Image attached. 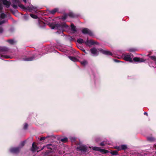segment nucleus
<instances>
[{"instance_id": "obj_13", "label": "nucleus", "mask_w": 156, "mask_h": 156, "mask_svg": "<svg viewBox=\"0 0 156 156\" xmlns=\"http://www.w3.org/2000/svg\"><path fill=\"white\" fill-rule=\"evenodd\" d=\"M18 6L20 8L22 9L24 11H28V9H29L28 6L25 7L23 5L21 4H18Z\"/></svg>"}, {"instance_id": "obj_9", "label": "nucleus", "mask_w": 156, "mask_h": 156, "mask_svg": "<svg viewBox=\"0 0 156 156\" xmlns=\"http://www.w3.org/2000/svg\"><path fill=\"white\" fill-rule=\"evenodd\" d=\"M98 50L100 51L101 52L105 55H112V53L109 51L107 50H105L102 49H98Z\"/></svg>"}, {"instance_id": "obj_42", "label": "nucleus", "mask_w": 156, "mask_h": 156, "mask_svg": "<svg viewBox=\"0 0 156 156\" xmlns=\"http://www.w3.org/2000/svg\"><path fill=\"white\" fill-rule=\"evenodd\" d=\"M81 50L83 51L85 54H87V52H86L85 50L83 49H82Z\"/></svg>"}, {"instance_id": "obj_10", "label": "nucleus", "mask_w": 156, "mask_h": 156, "mask_svg": "<svg viewBox=\"0 0 156 156\" xmlns=\"http://www.w3.org/2000/svg\"><path fill=\"white\" fill-rule=\"evenodd\" d=\"M90 51L92 54L94 56H96L98 54V51L95 48H94L90 49Z\"/></svg>"}, {"instance_id": "obj_31", "label": "nucleus", "mask_w": 156, "mask_h": 156, "mask_svg": "<svg viewBox=\"0 0 156 156\" xmlns=\"http://www.w3.org/2000/svg\"><path fill=\"white\" fill-rule=\"evenodd\" d=\"M28 126V124L27 123H25L23 129H26L27 128Z\"/></svg>"}, {"instance_id": "obj_29", "label": "nucleus", "mask_w": 156, "mask_h": 156, "mask_svg": "<svg viewBox=\"0 0 156 156\" xmlns=\"http://www.w3.org/2000/svg\"><path fill=\"white\" fill-rule=\"evenodd\" d=\"M25 143V141H23L21 142L20 144V147H23Z\"/></svg>"}, {"instance_id": "obj_2", "label": "nucleus", "mask_w": 156, "mask_h": 156, "mask_svg": "<svg viewBox=\"0 0 156 156\" xmlns=\"http://www.w3.org/2000/svg\"><path fill=\"white\" fill-rule=\"evenodd\" d=\"M132 55L131 54H126L123 55L124 59L127 61L129 62H133L132 57Z\"/></svg>"}, {"instance_id": "obj_45", "label": "nucleus", "mask_w": 156, "mask_h": 156, "mask_svg": "<svg viewBox=\"0 0 156 156\" xmlns=\"http://www.w3.org/2000/svg\"><path fill=\"white\" fill-rule=\"evenodd\" d=\"M23 0L25 3H26L27 2V0Z\"/></svg>"}, {"instance_id": "obj_5", "label": "nucleus", "mask_w": 156, "mask_h": 156, "mask_svg": "<svg viewBox=\"0 0 156 156\" xmlns=\"http://www.w3.org/2000/svg\"><path fill=\"white\" fill-rule=\"evenodd\" d=\"M6 17V15L3 13H2L0 14V20L2 19L5 18ZM6 22V20H0V25H2L4 24Z\"/></svg>"}, {"instance_id": "obj_44", "label": "nucleus", "mask_w": 156, "mask_h": 156, "mask_svg": "<svg viewBox=\"0 0 156 156\" xmlns=\"http://www.w3.org/2000/svg\"><path fill=\"white\" fill-rule=\"evenodd\" d=\"M144 114L147 115V116L148 115L147 113L146 112H144Z\"/></svg>"}, {"instance_id": "obj_26", "label": "nucleus", "mask_w": 156, "mask_h": 156, "mask_svg": "<svg viewBox=\"0 0 156 156\" xmlns=\"http://www.w3.org/2000/svg\"><path fill=\"white\" fill-rule=\"evenodd\" d=\"M30 16L33 18L37 19V17L36 15L33 14H30Z\"/></svg>"}, {"instance_id": "obj_46", "label": "nucleus", "mask_w": 156, "mask_h": 156, "mask_svg": "<svg viewBox=\"0 0 156 156\" xmlns=\"http://www.w3.org/2000/svg\"><path fill=\"white\" fill-rule=\"evenodd\" d=\"M17 0H15V1L16 2H17Z\"/></svg>"}, {"instance_id": "obj_4", "label": "nucleus", "mask_w": 156, "mask_h": 156, "mask_svg": "<svg viewBox=\"0 0 156 156\" xmlns=\"http://www.w3.org/2000/svg\"><path fill=\"white\" fill-rule=\"evenodd\" d=\"M28 11L30 12H34L35 13H37V9L38 7L37 6H34L31 5H30L29 6H28Z\"/></svg>"}, {"instance_id": "obj_30", "label": "nucleus", "mask_w": 156, "mask_h": 156, "mask_svg": "<svg viewBox=\"0 0 156 156\" xmlns=\"http://www.w3.org/2000/svg\"><path fill=\"white\" fill-rule=\"evenodd\" d=\"M2 5L1 3H0V13H1L2 12Z\"/></svg>"}, {"instance_id": "obj_15", "label": "nucleus", "mask_w": 156, "mask_h": 156, "mask_svg": "<svg viewBox=\"0 0 156 156\" xmlns=\"http://www.w3.org/2000/svg\"><path fill=\"white\" fill-rule=\"evenodd\" d=\"M34 59V57H25V58H23V60L24 61H31L33 60Z\"/></svg>"}, {"instance_id": "obj_38", "label": "nucleus", "mask_w": 156, "mask_h": 156, "mask_svg": "<svg viewBox=\"0 0 156 156\" xmlns=\"http://www.w3.org/2000/svg\"><path fill=\"white\" fill-rule=\"evenodd\" d=\"M45 138H46L45 137H41L40 139V141H41L42 140H44V139H45Z\"/></svg>"}, {"instance_id": "obj_37", "label": "nucleus", "mask_w": 156, "mask_h": 156, "mask_svg": "<svg viewBox=\"0 0 156 156\" xmlns=\"http://www.w3.org/2000/svg\"><path fill=\"white\" fill-rule=\"evenodd\" d=\"M1 57H5L6 58H9V56H6L5 55H2L1 56Z\"/></svg>"}, {"instance_id": "obj_24", "label": "nucleus", "mask_w": 156, "mask_h": 156, "mask_svg": "<svg viewBox=\"0 0 156 156\" xmlns=\"http://www.w3.org/2000/svg\"><path fill=\"white\" fill-rule=\"evenodd\" d=\"M147 140H148L152 142L154 141L155 139L153 137H147Z\"/></svg>"}, {"instance_id": "obj_22", "label": "nucleus", "mask_w": 156, "mask_h": 156, "mask_svg": "<svg viewBox=\"0 0 156 156\" xmlns=\"http://www.w3.org/2000/svg\"><path fill=\"white\" fill-rule=\"evenodd\" d=\"M7 41L10 44H13L15 43V41L13 40H9Z\"/></svg>"}, {"instance_id": "obj_41", "label": "nucleus", "mask_w": 156, "mask_h": 156, "mask_svg": "<svg viewBox=\"0 0 156 156\" xmlns=\"http://www.w3.org/2000/svg\"><path fill=\"white\" fill-rule=\"evenodd\" d=\"M105 145V143L104 142H101L100 144V145L101 146H103Z\"/></svg>"}, {"instance_id": "obj_33", "label": "nucleus", "mask_w": 156, "mask_h": 156, "mask_svg": "<svg viewBox=\"0 0 156 156\" xmlns=\"http://www.w3.org/2000/svg\"><path fill=\"white\" fill-rule=\"evenodd\" d=\"M29 17V16L28 15H25L24 16V19L26 20H27Z\"/></svg>"}, {"instance_id": "obj_43", "label": "nucleus", "mask_w": 156, "mask_h": 156, "mask_svg": "<svg viewBox=\"0 0 156 156\" xmlns=\"http://www.w3.org/2000/svg\"><path fill=\"white\" fill-rule=\"evenodd\" d=\"M129 51L131 52H133L134 51V50L133 49H131L129 50Z\"/></svg>"}, {"instance_id": "obj_36", "label": "nucleus", "mask_w": 156, "mask_h": 156, "mask_svg": "<svg viewBox=\"0 0 156 156\" xmlns=\"http://www.w3.org/2000/svg\"><path fill=\"white\" fill-rule=\"evenodd\" d=\"M90 43L92 44H96V43H95V42H94V41H92V40H90Z\"/></svg>"}, {"instance_id": "obj_6", "label": "nucleus", "mask_w": 156, "mask_h": 156, "mask_svg": "<svg viewBox=\"0 0 156 156\" xmlns=\"http://www.w3.org/2000/svg\"><path fill=\"white\" fill-rule=\"evenodd\" d=\"M82 32L84 34H87L90 36H92L93 35L92 32L87 28H83Z\"/></svg>"}, {"instance_id": "obj_34", "label": "nucleus", "mask_w": 156, "mask_h": 156, "mask_svg": "<svg viewBox=\"0 0 156 156\" xmlns=\"http://www.w3.org/2000/svg\"><path fill=\"white\" fill-rule=\"evenodd\" d=\"M3 29L2 27H0V34L2 33L3 32Z\"/></svg>"}, {"instance_id": "obj_12", "label": "nucleus", "mask_w": 156, "mask_h": 156, "mask_svg": "<svg viewBox=\"0 0 156 156\" xmlns=\"http://www.w3.org/2000/svg\"><path fill=\"white\" fill-rule=\"evenodd\" d=\"M38 147L35 144L34 142L33 143L32 147L31 148V151L33 152H34L38 149Z\"/></svg>"}, {"instance_id": "obj_18", "label": "nucleus", "mask_w": 156, "mask_h": 156, "mask_svg": "<svg viewBox=\"0 0 156 156\" xmlns=\"http://www.w3.org/2000/svg\"><path fill=\"white\" fill-rule=\"evenodd\" d=\"M0 50L2 51H8V49L6 47H0Z\"/></svg>"}, {"instance_id": "obj_23", "label": "nucleus", "mask_w": 156, "mask_h": 156, "mask_svg": "<svg viewBox=\"0 0 156 156\" xmlns=\"http://www.w3.org/2000/svg\"><path fill=\"white\" fill-rule=\"evenodd\" d=\"M77 42L79 43L82 44L83 43V41L82 39L80 38L77 40Z\"/></svg>"}, {"instance_id": "obj_32", "label": "nucleus", "mask_w": 156, "mask_h": 156, "mask_svg": "<svg viewBox=\"0 0 156 156\" xmlns=\"http://www.w3.org/2000/svg\"><path fill=\"white\" fill-rule=\"evenodd\" d=\"M70 139L72 142L74 141L76 139L74 137H70Z\"/></svg>"}, {"instance_id": "obj_39", "label": "nucleus", "mask_w": 156, "mask_h": 156, "mask_svg": "<svg viewBox=\"0 0 156 156\" xmlns=\"http://www.w3.org/2000/svg\"><path fill=\"white\" fill-rule=\"evenodd\" d=\"M67 17V15H65L64 17H62L63 20H65Z\"/></svg>"}, {"instance_id": "obj_21", "label": "nucleus", "mask_w": 156, "mask_h": 156, "mask_svg": "<svg viewBox=\"0 0 156 156\" xmlns=\"http://www.w3.org/2000/svg\"><path fill=\"white\" fill-rule=\"evenodd\" d=\"M80 63L82 65L85 66L87 64V62L86 60H84L80 62Z\"/></svg>"}, {"instance_id": "obj_17", "label": "nucleus", "mask_w": 156, "mask_h": 156, "mask_svg": "<svg viewBox=\"0 0 156 156\" xmlns=\"http://www.w3.org/2000/svg\"><path fill=\"white\" fill-rule=\"evenodd\" d=\"M68 58L71 60L73 62H76L77 61V59L75 57L71 56H69Z\"/></svg>"}, {"instance_id": "obj_14", "label": "nucleus", "mask_w": 156, "mask_h": 156, "mask_svg": "<svg viewBox=\"0 0 156 156\" xmlns=\"http://www.w3.org/2000/svg\"><path fill=\"white\" fill-rule=\"evenodd\" d=\"M133 60L134 62H142L144 61V60L141 58L137 57H135L133 58Z\"/></svg>"}, {"instance_id": "obj_1", "label": "nucleus", "mask_w": 156, "mask_h": 156, "mask_svg": "<svg viewBox=\"0 0 156 156\" xmlns=\"http://www.w3.org/2000/svg\"><path fill=\"white\" fill-rule=\"evenodd\" d=\"M70 28L65 23H62L60 24H57L51 27L52 29H56L62 32L64 31H67Z\"/></svg>"}, {"instance_id": "obj_35", "label": "nucleus", "mask_w": 156, "mask_h": 156, "mask_svg": "<svg viewBox=\"0 0 156 156\" xmlns=\"http://www.w3.org/2000/svg\"><path fill=\"white\" fill-rule=\"evenodd\" d=\"M12 6L14 9H16L17 8V6L15 4L12 5Z\"/></svg>"}, {"instance_id": "obj_19", "label": "nucleus", "mask_w": 156, "mask_h": 156, "mask_svg": "<svg viewBox=\"0 0 156 156\" xmlns=\"http://www.w3.org/2000/svg\"><path fill=\"white\" fill-rule=\"evenodd\" d=\"M58 10V9L56 8H55L51 11H50V12L52 14H55L56 12H57Z\"/></svg>"}, {"instance_id": "obj_40", "label": "nucleus", "mask_w": 156, "mask_h": 156, "mask_svg": "<svg viewBox=\"0 0 156 156\" xmlns=\"http://www.w3.org/2000/svg\"><path fill=\"white\" fill-rule=\"evenodd\" d=\"M114 61L115 62H121V61L118 60L117 59H114Z\"/></svg>"}, {"instance_id": "obj_20", "label": "nucleus", "mask_w": 156, "mask_h": 156, "mask_svg": "<svg viewBox=\"0 0 156 156\" xmlns=\"http://www.w3.org/2000/svg\"><path fill=\"white\" fill-rule=\"evenodd\" d=\"M71 27L72 30V31H74V32H76V27L73 24H71Z\"/></svg>"}, {"instance_id": "obj_28", "label": "nucleus", "mask_w": 156, "mask_h": 156, "mask_svg": "<svg viewBox=\"0 0 156 156\" xmlns=\"http://www.w3.org/2000/svg\"><path fill=\"white\" fill-rule=\"evenodd\" d=\"M110 153L113 155H116L117 154V152L116 151H113L111 152Z\"/></svg>"}, {"instance_id": "obj_7", "label": "nucleus", "mask_w": 156, "mask_h": 156, "mask_svg": "<svg viewBox=\"0 0 156 156\" xmlns=\"http://www.w3.org/2000/svg\"><path fill=\"white\" fill-rule=\"evenodd\" d=\"M9 150L12 153L16 154L19 152L20 148V147H12Z\"/></svg>"}, {"instance_id": "obj_8", "label": "nucleus", "mask_w": 156, "mask_h": 156, "mask_svg": "<svg viewBox=\"0 0 156 156\" xmlns=\"http://www.w3.org/2000/svg\"><path fill=\"white\" fill-rule=\"evenodd\" d=\"M92 149L94 150L99 151L103 153H106L108 152V151L101 149L100 147H92Z\"/></svg>"}, {"instance_id": "obj_16", "label": "nucleus", "mask_w": 156, "mask_h": 156, "mask_svg": "<svg viewBox=\"0 0 156 156\" xmlns=\"http://www.w3.org/2000/svg\"><path fill=\"white\" fill-rule=\"evenodd\" d=\"M127 148V147L126 145H121L120 147H119L117 149L119 150H125Z\"/></svg>"}, {"instance_id": "obj_11", "label": "nucleus", "mask_w": 156, "mask_h": 156, "mask_svg": "<svg viewBox=\"0 0 156 156\" xmlns=\"http://www.w3.org/2000/svg\"><path fill=\"white\" fill-rule=\"evenodd\" d=\"M3 4L7 8H9L11 4L10 2L8 1L7 0H3L2 1Z\"/></svg>"}, {"instance_id": "obj_25", "label": "nucleus", "mask_w": 156, "mask_h": 156, "mask_svg": "<svg viewBox=\"0 0 156 156\" xmlns=\"http://www.w3.org/2000/svg\"><path fill=\"white\" fill-rule=\"evenodd\" d=\"M68 15L71 17H75V16L74 14L72 12H69Z\"/></svg>"}, {"instance_id": "obj_27", "label": "nucleus", "mask_w": 156, "mask_h": 156, "mask_svg": "<svg viewBox=\"0 0 156 156\" xmlns=\"http://www.w3.org/2000/svg\"><path fill=\"white\" fill-rule=\"evenodd\" d=\"M61 141L63 142H66L67 141V138H64L62 139H61Z\"/></svg>"}, {"instance_id": "obj_3", "label": "nucleus", "mask_w": 156, "mask_h": 156, "mask_svg": "<svg viewBox=\"0 0 156 156\" xmlns=\"http://www.w3.org/2000/svg\"><path fill=\"white\" fill-rule=\"evenodd\" d=\"M77 151H80L82 153H85L87 151V148L85 146H80L77 148Z\"/></svg>"}]
</instances>
